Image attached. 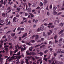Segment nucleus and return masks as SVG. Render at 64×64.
<instances>
[{
    "label": "nucleus",
    "mask_w": 64,
    "mask_h": 64,
    "mask_svg": "<svg viewBox=\"0 0 64 64\" xmlns=\"http://www.w3.org/2000/svg\"><path fill=\"white\" fill-rule=\"evenodd\" d=\"M64 24L62 23H61L60 24V25L62 27V26H63Z\"/></svg>",
    "instance_id": "obj_18"
},
{
    "label": "nucleus",
    "mask_w": 64,
    "mask_h": 64,
    "mask_svg": "<svg viewBox=\"0 0 64 64\" xmlns=\"http://www.w3.org/2000/svg\"><path fill=\"white\" fill-rule=\"evenodd\" d=\"M40 6H43V3L42 2H40Z\"/></svg>",
    "instance_id": "obj_23"
},
{
    "label": "nucleus",
    "mask_w": 64,
    "mask_h": 64,
    "mask_svg": "<svg viewBox=\"0 0 64 64\" xmlns=\"http://www.w3.org/2000/svg\"><path fill=\"white\" fill-rule=\"evenodd\" d=\"M20 63L21 64H24V62L23 60H22L21 61Z\"/></svg>",
    "instance_id": "obj_21"
},
{
    "label": "nucleus",
    "mask_w": 64,
    "mask_h": 64,
    "mask_svg": "<svg viewBox=\"0 0 64 64\" xmlns=\"http://www.w3.org/2000/svg\"><path fill=\"white\" fill-rule=\"evenodd\" d=\"M43 44H44V42L40 44H38L35 46V47H38V46H41V45Z\"/></svg>",
    "instance_id": "obj_4"
},
{
    "label": "nucleus",
    "mask_w": 64,
    "mask_h": 64,
    "mask_svg": "<svg viewBox=\"0 0 64 64\" xmlns=\"http://www.w3.org/2000/svg\"><path fill=\"white\" fill-rule=\"evenodd\" d=\"M16 46H17V47H18V49H21V46L19 47V46L18 44H17Z\"/></svg>",
    "instance_id": "obj_13"
},
{
    "label": "nucleus",
    "mask_w": 64,
    "mask_h": 64,
    "mask_svg": "<svg viewBox=\"0 0 64 64\" xmlns=\"http://www.w3.org/2000/svg\"><path fill=\"white\" fill-rule=\"evenodd\" d=\"M24 21H22L20 23V24H23V23H24Z\"/></svg>",
    "instance_id": "obj_49"
},
{
    "label": "nucleus",
    "mask_w": 64,
    "mask_h": 64,
    "mask_svg": "<svg viewBox=\"0 0 64 64\" xmlns=\"http://www.w3.org/2000/svg\"><path fill=\"white\" fill-rule=\"evenodd\" d=\"M0 44L1 45H2L3 44H2L3 43V41L2 40H1L0 41Z\"/></svg>",
    "instance_id": "obj_24"
},
{
    "label": "nucleus",
    "mask_w": 64,
    "mask_h": 64,
    "mask_svg": "<svg viewBox=\"0 0 64 64\" xmlns=\"http://www.w3.org/2000/svg\"><path fill=\"white\" fill-rule=\"evenodd\" d=\"M57 38V35H55V36L54 37V39H55Z\"/></svg>",
    "instance_id": "obj_39"
},
{
    "label": "nucleus",
    "mask_w": 64,
    "mask_h": 64,
    "mask_svg": "<svg viewBox=\"0 0 64 64\" xmlns=\"http://www.w3.org/2000/svg\"><path fill=\"white\" fill-rule=\"evenodd\" d=\"M53 24V23H50L49 24H48V25H50V26H52V25Z\"/></svg>",
    "instance_id": "obj_22"
},
{
    "label": "nucleus",
    "mask_w": 64,
    "mask_h": 64,
    "mask_svg": "<svg viewBox=\"0 0 64 64\" xmlns=\"http://www.w3.org/2000/svg\"><path fill=\"white\" fill-rule=\"evenodd\" d=\"M30 55H36V54L34 52H30Z\"/></svg>",
    "instance_id": "obj_2"
},
{
    "label": "nucleus",
    "mask_w": 64,
    "mask_h": 64,
    "mask_svg": "<svg viewBox=\"0 0 64 64\" xmlns=\"http://www.w3.org/2000/svg\"><path fill=\"white\" fill-rule=\"evenodd\" d=\"M61 50L60 49H58V53H60V52H61Z\"/></svg>",
    "instance_id": "obj_11"
},
{
    "label": "nucleus",
    "mask_w": 64,
    "mask_h": 64,
    "mask_svg": "<svg viewBox=\"0 0 64 64\" xmlns=\"http://www.w3.org/2000/svg\"><path fill=\"white\" fill-rule=\"evenodd\" d=\"M39 38V36L38 35H36L35 40H36V39H38Z\"/></svg>",
    "instance_id": "obj_7"
},
{
    "label": "nucleus",
    "mask_w": 64,
    "mask_h": 64,
    "mask_svg": "<svg viewBox=\"0 0 64 64\" xmlns=\"http://www.w3.org/2000/svg\"><path fill=\"white\" fill-rule=\"evenodd\" d=\"M52 5H50V9H51L52 8Z\"/></svg>",
    "instance_id": "obj_40"
},
{
    "label": "nucleus",
    "mask_w": 64,
    "mask_h": 64,
    "mask_svg": "<svg viewBox=\"0 0 64 64\" xmlns=\"http://www.w3.org/2000/svg\"><path fill=\"white\" fill-rule=\"evenodd\" d=\"M43 36H45L46 35L45 33L44 32L43 33Z\"/></svg>",
    "instance_id": "obj_54"
},
{
    "label": "nucleus",
    "mask_w": 64,
    "mask_h": 64,
    "mask_svg": "<svg viewBox=\"0 0 64 64\" xmlns=\"http://www.w3.org/2000/svg\"><path fill=\"white\" fill-rule=\"evenodd\" d=\"M53 11H55V10H56V8L55 7L54 8H53Z\"/></svg>",
    "instance_id": "obj_35"
},
{
    "label": "nucleus",
    "mask_w": 64,
    "mask_h": 64,
    "mask_svg": "<svg viewBox=\"0 0 64 64\" xmlns=\"http://www.w3.org/2000/svg\"><path fill=\"white\" fill-rule=\"evenodd\" d=\"M16 64H20V62H16Z\"/></svg>",
    "instance_id": "obj_62"
},
{
    "label": "nucleus",
    "mask_w": 64,
    "mask_h": 64,
    "mask_svg": "<svg viewBox=\"0 0 64 64\" xmlns=\"http://www.w3.org/2000/svg\"><path fill=\"white\" fill-rule=\"evenodd\" d=\"M17 19V18L16 17H14L13 19V22H16V20Z\"/></svg>",
    "instance_id": "obj_3"
},
{
    "label": "nucleus",
    "mask_w": 64,
    "mask_h": 64,
    "mask_svg": "<svg viewBox=\"0 0 64 64\" xmlns=\"http://www.w3.org/2000/svg\"><path fill=\"white\" fill-rule=\"evenodd\" d=\"M35 35H34L33 36H32V39H33V38H34V37H35Z\"/></svg>",
    "instance_id": "obj_59"
},
{
    "label": "nucleus",
    "mask_w": 64,
    "mask_h": 64,
    "mask_svg": "<svg viewBox=\"0 0 64 64\" xmlns=\"http://www.w3.org/2000/svg\"><path fill=\"white\" fill-rule=\"evenodd\" d=\"M13 52H14L13 51H11L10 52V55H12L13 54Z\"/></svg>",
    "instance_id": "obj_8"
},
{
    "label": "nucleus",
    "mask_w": 64,
    "mask_h": 64,
    "mask_svg": "<svg viewBox=\"0 0 64 64\" xmlns=\"http://www.w3.org/2000/svg\"><path fill=\"white\" fill-rule=\"evenodd\" d=\"M20 27H19L18 28V31H19V30H20L21 29H20Z\"/></svg>",
    "instance_id": "obj_46"
},
{
    "label": "nucleus",
    "mask_w": 64,
    "mask_h": 64,
    "mask_svg": "<svg viewBox=\"0 0 64 64\" xmlns=\"http://www.w3.org/2000/svg\"><path fill=\"white\" fill-rule=\"evenodd\" d=\"M50 51H52L53 50V48H50Z\"/></svg>",
    "instance_id": "obj_55"
},
{
    "label": "nucleus",
    "mask_w": 64,
    "mask_h": 64,
    "mask_svg": "<svg viewBox=\"0 0 64 64\" xmlns=\"http://www.w3.org/2000/svg\"><path fill=\"white\" fill-rule=\"evenodd\" d=\"M35 58L36 59H39V57L37 56H36L35 57Z\"/></svg>",
    "instance_id": "obj_43"
},
{
    "label": "nucleus",
    "mask_w": 64,
    "mask_h": 64,
    "mask_svg": "<svg viewBox=\"0 0 64 64\" xmlns=\"http://www.w3.org/2000/svg\"><path fill=\"white\" fill-rule=\"evenodd\" d=\"M38 62H40L42 61V59L40 58L38 60Z\"/></svg>",
    "instance_id": "obj_29"
},
{
    "label": "nucleus",
    "mask_w": 64,
    "mask_h": 64,
    "mask_svg": "<svg viewBox=\"0 0 64 64\" xmlns=\"http://www.w3.org/2000/svg\"><path fill=\"white\" fill-rule=\"evenodd\" d=\"M47 13V15L48 16H49V15H50V13H49V12H48Z\"/></svg>",
    "instance_id": "obj_52"
},
{
    "label": "nucleus",
    "mask_w": 64,
    "mask_h": 64,
    "mask_svg": "<svg viewBox=\"0 0 64 64\" xmlns=\"http://www.w3.org/2000/svg\"><path fill=\"white\" fill-rule=\"evenodd\" d=\"M16 10L18 11V12L20 10V8H16Z\"/></svg>",
    "instance_id": "obj_17"
},
{
    "label": "nucleus",
    "mask_w": 64,
    "mask_h": 64,
    "mask_svg": "<svg viewBox=\"0 0 64 64\" xmlns=\"http://www.w3.org/2000/svg\"><path fill=\"white\" fill-rule=\"evenodd\" d=\"M24 30V28H21L20 29V31H23V30Z\"/></svg>",
    "instance_id": "obj_31"
},
{
    "label": "nucleus",
    "mask_w": 64,
    "mask_h": 64,
    "mask_svg": "<svg viewBox=\"0 0 64 64\" xmlns=\"http://www.w3.org/2000/svg\"><path fill=\"white\" fill-rule=\"evenodd\" d=\"M25 16H28V13H25Z\"/></svg>",
    "instance_id": "obj_53"
},
{
    "label": "nucleus",
    "mask_w": 64,
    "mask_h": 64,
    "mask_svg": "<svg viewBox=\"0 0 64 64\" xmlns=\"http://www.w3.org/2000/svg\"><path fill=\"white\" fill-rule=\"evenodd\" d=\"M8 45L9 46H11L12 45V43H11L10 42L9 43H8Z\"/></svg>",
    "instance_id": "obj_38"
},
{
    "label": "nucleus",
    "mask_w": 64,
    "mask_h": 64,
    "mask_svg": "<svg viewBox=\"0 0 64 64\" xmlns=\"http://www.w3.org/2000/svg\"><path fill=\"white\" fill-rule=\"evenodd\" d=\"M48 50H46L44 52V53L45 54H46V53H47L48 52Z\"/></svg>",
    "instance_id": "obj_19"
},
{
    "label": "nucleus",
    "mask_w": 64,
    "mask_h": 64,
    "mask_svg": "<svg viewBox=\"0 0 64 64\" xmlns=\"http://www.w3.org/2000/svg\"><path fill=\"white\" fill-rule=\"evenodd\" d=\"M6 36H3L2 38V39H4L6 38Z\"/></svg>",
    "instance_id": "obj_41"
},
{
    "label": "nucleus",
    "mask_w": 64,
    "mask_h": 64,
    "mask_svg": "<svg viewBox=\"0 0 64 64\" xmlns=\"http://www.w3.org/2000/svg\"><path fill=\"white\" fill-rule=\"evenodd\" d=\"M16 34L15 33H14V34L12 33L11 34V35L12 37H14V36Z\"/></svg>",
    "instance_id": "obj_12"
},
{
    "label": "nucleus",
    "mask_w": 64,
    "mask_h": 64,
    "mask_svg": "<svg viewBox=\"0 0 64 64\" xmlns=\"http://www.w3.org/2000/svg\"><path fill=\"white\" fill-rule=\"evenodd\" d=\"M20 52H19L17 54V55H20Z\"/></svg>",
    "instance_id": "obj_33"
},
{
    "label": "nucleus",
    "mask_w": 64,
    "mask_h": 64,
    "mask_svg": "<svg viewBox=\"0 0 64 64\" xmlns=\"http://www.w3.org/2000/svg\"><path fill=\"white\" fill-rule=\"evenodd\" d=\"M48 62H49V63H51V60H48Z\"/></svg>",
    "instance_id": "obj_64"
},
{
    "label": "nucleus",
    "mask_w": 64,
    "mask_h": 64,
    "mask_svg": "<svg viewBox=\"0 0 64 64\" xmlns=\"http://www.w3.org/2000/svg\"><path fill=\"white\" fill-rule=\"evenodd\" d=\"M62 38H61L59 40V42L60 43V42H61L62 41Z\"/></svg>",
    "instance_id": "obj_28"
},
{
    "label": "nucleus",
    "mask_w": 64,
    "mask_h": 64,
    "mask_svg": "<svg viewBox=\"0 0 64 64\" xmlns=\"http://www.w3.org/2000/svg\"><path fill=\"white\" fill-rule=\"evenodd\" d=\"M6 23H7L8 21V19H6Z\"/></svg>",
    "instance_id": "obj_45"
},
{
    "label": "nucleus",
    "mask_w": 64,
    "mask_h": 64,
    "mask_svg": "<svg viewBox=\"0 0 64 64\" xmlns=\"http://www.w3.org/2000/svg\"><path fill=\"white\" fill-rule=\"evenodd\" d=\"M5 51L7 53V52H8V50H9V49L8 48H5Z\"/></svg>",
    "instance_id": "obj_10"
},
{
    "label": "nucleus",
    "mask_w": 64,
    "mask_h": 64,
    "mask_svg": "<svg viewBox=\"0 0 64 64\" xmlns=\"http://www.w3.org/2000/svg\"><path fill=\"white\" fill-rule=\"evenodd\" d=\"M42 55H43V53L42 52H40V56H42Z\"/></svg>",
    "instance_id": "obj_20"
},
{
    "label": "nucleus",
    "mask_w": 64,
    "mask_h": 64,
    "mask_svg": "<svg viewBox=\"0 0 64 64\" xmlns=\"http://www.w3.org/2000/svg\"><path fill=\"white\" fill-rule=\"evenodd\" d=\"M45 40V39L43 38H42L41 39V40L42 41H44Z\"/></svg>",
    "instance_id": "obj_51"
},
{
    "label": "nucleus",
    "mask_w": 64,
    "mask_h": 64,
    "mask_svg": "<svg viewBox=\"0 0 64 64\" xmlns=\"http://www.w3.org/2000/svg\"><path fill=\"white\" fill-rule=\"evenodd\" d=\"M62 54V53H64V50H62V51L61 52H60Z\"/></svg>",
    "instance_id": "obj_56"
},
{
    "label": "nucleus",
    "mask_w": 64,
    "mask_h": 64,
    "mask_svg": "<svg viewBox=\"0 0 64 64\" xmlns=\"http://www.w3.org/2000/svg\"><path fill=\"white\" fill-rule=\"evenodd\" d=\"M44 30V27L42 26L41 28H40V30L41 31H43Z\"/></svg>",
    "instance_id": "obj_9"
},
{
    "label": "nucleus",
    "mask_w": 64,
    "mask_h": 64,
    "mask_svg": "<svg viewBox=\"0 0 64 64\" xmlns=\"http://www.w3.org/2000/svg\"><path fill=\"white\" fill-rule=\"evenodd\" d=\"M19 51V50L18 49H16L15 51H14V53H16V52H18Z\"/></svg>",
    "instance_id": "obj_16"
},
{
    "label": "nucleus",
    "mask_w": 64,
    "mask_h": 64,
    "mask_svg": "<svg viewBox=\"0 0 64 64\" xmlns=\"http://www.w3.org/2000/svg\"><path fill=\"white\" fill-rule=\"evenodd\" d=\"M63 31H64V30H61L60 32H59L58 33L60 35V34H62V32H63Z\"/></svg>",
    "instance_id": "obj_5"
},
{
    "label": "nucleus",
    "mask_w": 64,
    "mask_h": 64,
    "mask_svg": "<svg viewBox=\"0 0 64 64\" xmlns=\"http://www.w3.org/2000/svg\"><path fill=\"white\" fill-rule=\"evenodd\" d=\"M10 49H12L13 48V47L12 45L10 46L9 47Z\"/></svg>",
    "instance_id": "obj_27"
},
{
    "label": "nucleus",
    "mask_w": 64,
    "mask_h": 64,
    "mask_svg": "<svg viewBox=\"0 0 64 64\" xmlns=\"http://www.w3.org/2000/svg\"><path fill=\"white\" fill-rule=\"evenodd\" d=\"M32 59L33 60V61H35V59L34 58V57H32Z\"/></svg>",
    "instance_id": "obj_34"
},
{
    "label": "nucleus",
    "mask_w": 64,
    "mask_h": 64,
    "mask_svg": "<svg viewBox=\"0 0 64 64\" xmlns=\"http://www.w3.org/2000/svg\"><path fill=\"white\" fill-rule=\"evenodd\" d=\"M30 15L32 17H34V15H33V14L31 13H30Z\"/></svg>",
    "instance_id": "obj_14"
},
{
    "label": "nucleus",
    "mask_w": 64,
    "mask_h": 64,
    "mask_svg": "<svg viewBox=\"0 0 64 64\" xmlns=\"http://www.w3.org/2000/svg\"><path fill=\"white\" fill-rule=\"evenodd\" d=\"M47 34L48 35H50L51 34V33H50V32H47Z\"/></svg>",
    "instance_id": "obj_30"
},
{
    "label": "nucleus",
    "mask_w": 64,
    "mask_h": 64,
    "mask_svg": "<svg viewBox=\"0 0 64 64\" xmlns=\"http://www.w3.org/2000/svg\"><path fill=\"white\" fill-rule=\"evenodd\" d=\"M7 10H10V7H9L7 8Z\"/></svg>",
    "instance_id": "obj_61"
},
{
    "label": "nucleus",
    "mask_w": 64,
    "mask_h": 64,
    "mask_svg": "<svg viewBox=\"0 0 64 64\" xmlns=\"http://www.w3.org/2000/svg\"><path fill=\"white\" fill-rule=\"evenodd\" d=\"M27 55H31V53H27L26 54Z\"/></svg>",
    "instance_id": "obj_37"
},
{
    "label": "nucleus",
    "mask_w": 64,
    "mask_h": 64,
    "mask_svg": "<svg viewBox=\"0 0 64 64\" xmlns=\"http://www.w3.org/2000/svg\"><path fill=\"white\" fill-rule=\"evenodd\" d=\"M18 57L19 59H20V58H21V56H18Z\"/></svg>",
    "instance_id": "obj_44"
},
{
    "label": "nucleus",
    "mask_w": 64,
    "mask_h": 64,
    "mask_svg": "<svg viewBox=\"0 0 64 64\" xmlns=\"http://www.w3.org/2000/svg\"><path fill=\"white\" fill-rule=\"evenodd\" d=\"M8 40L7 39V38H5L4 40V42H6V41H7Z\"/></svg>",
    "instance_id": "obj_60"
},
{
    "label": "nucleus",
    "mask_w": 64,
    "mask_h": 64,
    "mask_svg": "<svg viewBox=\"0 0 64 64\" xmlns=\"http://www.w3.org/2000/svg\"><path fill=\"white\" fill-rule=\"evenodd\" d=\"M19 40L20 41H21V37H19Z\"/></svg>",
    "instance_id": "obj_50"
},
{
    "label": "nucleus",
    "mask_w": 64,
    "mask_h": 64,
    "mask_svg": "<svg viewBox=\"0 0 64 64\" xmlns=\"http://www.w3.org/2000/svg\"><path fill=\"white\" fill-rule=\"evenodd\" d=\"M48 0H44V4H46L48 3Z\"/></svg>",
    "instance_id": "obj_6"
},
{
    "label": "nucleus",
    "mask_w": 64,
    "mask_h": 64,
    "mask_svg": "<svg viewBox=\"0 0 64 64\" xmlns=\"http://www.w3.org/2000/svg\"><path fill=\"white\" fill-rule=\"evenodd\" d=\"M14 7L15 8H17V6H16V4H14Z\"/></svg>",
    "instance_id": "obj_42"
},
{
    "label": "nucleus",
    "mask_w": 64,
    "mask_h": 64,
    "mask_svg": "<svg viewBox=\"0 0 64 64\" xmlns=\"http://www.w3.org/2000/svg\"><path fill=\"white\" fill-rule=\"evenodd\" d=\"M28 4L29 7H30V6H31V3H30L29 2Z\"/></svg>",
    "instance_id": "obj_63"
},
{
    "label": "nucleus",
    "mask_w": 64,
    "mask_h": 64,
    "mask_svg": "<svg viewBox=\"0 0 64 64\" xmlns=\"http://www.w3.org/2000/svg\"><path fill=\"white\" fill-rule=\"evenodd\" d=\"M9 47V46H7V45H6L4 46V48H8Z\"/></svg>",
    "instance_id": "obj_36"
},
{
    "label": "nucleus",
    "mask_w": 64,
    "mask_h": 64,
    "mask_svg": "<svg viewBox=\"0 0 64 64\" xmlns=\"http://www.w3.org/2000/svg\"><path fill=\"white\" fill-rule=\"evenodd\" d=\"M16 17H19V14H16Z\"/></svg>",
    "instance_id": "obj_47"
},
{
    "label": "nucleus",
    "mask_w": 64,
    "mask_h": 64,
    "mask_svg": "<svg viewBox=\"0 0 64 64\" xmlns=\"http://www.w3.org/2000/svg\"><path fill=\"white\" fill-rule=\"evenodd\" d=\"M62 14V12H58V14L57 15H60V14Z\"/></svg>",
    "instance_id": "obj_48"
},
{
    "label": "nucleus",
    "mask_w": 64,
    "mask_h": 64,
    "mask_svg": "<svg viewBox=\"0 0 64 64\" xmlns=\"http://www.w3.org/2000/svg\"><path fill=\"white\" fill-rule=\"evenodd\" d=\"M0 22L1 23H3L4 22V20H1L0 21Z\"/></svg>",
    "instance_id": "obj_25"
},
{
    "label": "nucleus",
    "mask_w": 64,
    "mask_h": 64,
    "mask_svg": "<svg viewBox=\"0 0 64 64\" xmlns=\"http://www.w3.org/2000/svg\"><path fill=\"white\" fill-rule=\"evenodd\" d=\"M58 42V40H55V41L54 43H57Z\"/></svg>",
    "instance_id": "obj_32"
},
{
    "label": "nucleus",
    "mask_w": 64,
    "mask_h": 64,
    "mask_svg": "<svg viewBox=\"0 0 64 64\" xmlns=\"http://www.w3.org/2000/svg\"><path fill=\"white\" fill-rule=\"evenodd\" d=\"M53 13L54 14V15H56V14H57L58 13L57 12L54 11V12Z\"/></svg>",
    "instance_id": "obj_26"
},
{
    "label": "nucleus",
    "mask_w": 64,
    "mask_h": 64,
    "mask_svg": "<svg viewBox=\"0 0 64 64\" xmlns=\"http://www.w3.org/2000/svg\"><path fill=\"white\" fill-rule=\"evenodd\" d=\"M9 2H8V4H10V2L11 1V0H8Z\"/></svg>",
    "instance_id": "obj_58"
},
{
    "label": "nucleus",
    "mask_w": 64,
    "mask_h": 64,
    "mask_svg": "<svg viewBox=\"0 0 64 64\" xmlns=\"http://www.w3.org/2000/svg\"><path fill=\"white\" fill-rule=\"evenodd\" d=\"M27 33H25L23 34V36L22 37V38H23L24 37H25L27 36Z\"/></svg>",
    "instance_id": "obj_1"
},
{
    "label": "nucleus",
    "mask_w": 64,
    "mask_h": 64,
    "mask_svg": "<svg viewBox=\"0 0 64 64\" xmlns=\"http://www.w3.org/2000/svg\"><path fill=\"white\" fill-rule=\"evenodd\" d=\"M29 51H32V50L30 48H29Z\"/></svg>",
    "instance_id": "obj_57"
},
{
    "label": "nucleus",
    "mask_w": 64,
    "mask_h": 64,
    "mask_svg": "<svg viewBox=\"0 0 64 64\" xmlns=\"http://www.w3.org/2000/svg\"><path fill=\"white\" fill-rule=\"evenodd\" d=\"M28 12H31V8H28Z\"/></svg>",
    "instance_id": "obj_15"
}]
</instances>
